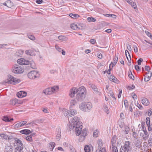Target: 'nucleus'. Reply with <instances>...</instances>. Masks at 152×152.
I'll use <instances>...</instances> for the list:
<instances>
[{
    "label": "nucleus",
    "instance_id": "obj_9",
    "mask_svg": "<svg viewBox=\"0 0 152 152\" xmlns=\"http://www.w3.org/2000/svg\"><path fill=\"white\" fill-rule=\"evenodd\" d=\"M17 63L20 65H27L30 64V61L24 58H21L18 60Z\"/></svg>",
    "mask_w": 152,
    "mask_h": 152
},
{
    "label": "nucleus",
    "instance_id": "obj_43",
    "mask_svg": "<svg viewBox=\"0 0 152 152\" xmlns=\"http://www.w3.org/2000/svg\"><path fill=\"white\" fill-rule=\"evenodd\" d=\"M30 66L32 68L34 69L36 68V66L35 63L33 61H31Z\"/></svg>",
    "mask_w": 152,
    "mask_h": 152
},
{
    "label": "nucleus",
    "instance_id": "obj_44",
    "mask_svg": "<svg viewBox=\"0 0 152 152\" xmlns=\"http://www.w3.org/2000/svg\"><path fill=\"white\" fill-rule=\"evenodd\" d=\"M32 134H31L29 136H27L26 137V140L29 141H32Z\"/></svg>",
    "mask_w": 152,
    "mask_h": 152
},
{
    "label": "nucleus",
    "instance_id": "obj_30",
    "mask_svg": "<svg viewBox=\"0 0 152 152\" xmlns=\"http://www.w3.org/2000/svg\"><path fill=\"white\" fill-rule=\"evenodd\" d=\"M134 145L137 147H140V146L141 143L140 142V140L137 139L135 141V142H134Z\"/></svg>",
    "mask_w": 152,
    "mask_h": 152
},
{
    "label": "nucleus",
    "instance_id": "obj_61",
    "mask_svg": "<svg viewBox=\"0 0 152 152\" xmlns=\"http://www.w3.org/2000/svg\"><path fill=\"white\" fill-rule=\"evenodd\" d=\"M93 90L94 91V92H95V93H96V94H99L100 93V92L98 90V88H97V87H96L95 88H94L93 89Z\"/></svg>",
    "mask_w": 152,
    "mask_h": 152
},
{
    "label": "nucleus",
    "instance_id": "obj_6",
    "mask_svg": "<svg viewBox=\"0 0 152 152\" xmlns=\"http://www.w3.org/2000/svg\"><path fill=\"white\" fill-rule=\"evenodd\" d=\"M142 131L143 133L140 132V135L142 137V139L146 141L148 140L149 137L148 134L146 129H144V130Z\"/></svg>",
    "mask_w": 152,
    "mask_h": 152
},
{
    "label": "nucleus",
    "instance_id": "obj_28",
    "mask_svg": "<svg viewBox=\"0 0 152 152\" xmlns=\"http://www.w3.org/2000/svg\"><path fill=\"white\" fill-rule=\"evenodd\" d=\"M58 39L61 41H67L68 39L66 36L61 35L58 37Z\"/></svg>",
    "mask_w": 152,
    "mask_h": 152
},
{
    "label": "nucleus",
    "instance_id": "obj_5",
    "mask_svg": "<svg viewBox=\"0 0 152 152\" xmlns=\"http://www.w3.org/2000/svg\"><path fill=\"white\" fill-rule=\"evenodd\" d=\"M39 76V74L37 71H32L29 72L28 74V77L30 79H34L35 78H38Z\"/></svg>",
    "mask_w": 152,
    "mask_h": 152
},
{
    "label": "nucleus",
    "instance_id": "obj_20",
    "mask_svg": "<svg viewBox=\"0 0 152 152\" xmlns=\"http://www.w3.org/2000/svg\"><path fill=\"white\" fill-rule=\"evenodd\" d=\"M85 102H82L79 106V107L80 110L86 112V108H85Z\"/></svg>",
    "mask_w": 152,
    "mask_h": 152
},
{
    "label": "nucleus",
    "instance_id": "obj_22",
    "mask_svg": "<svg viewBox=\"0 0 152 152\" xmlns=\"http://www.w3.org/2000/svg\"><path fill=\"white\" fill-rule=\"evenodd\" d=\"M77 114V111L75 109H70L69 110V116L71 117L74 116Z\"/></svg>",
    "mask_w": 152,
    "mask_h": 152
},
{
    "label": "nucleus",
    "instance_id": "obj_45",
    "mask_svg": "<svg viewBox=\"0 0 152 152\" xmlns=\"http://www.w3.org/2000/svg\"><path fill=\"white\" fill-rule=\"evenodd\" d=\"M85 152H90V149L88 145H86L84 148Z\"/></svg>",
    "mask_w": 152,
    "mask_h": 152
},
{
    "label": "nucleus",
    "instance_id": "obj_47",
    "mask_svg": "<svg viewBox=\"0 0 152 152\" xmlns=\"http://www.w3.org/2000/svg\"><path fill=\"white\" fill-rule=\"evenodd\" d=\"M136 106L137 107H138L141 110H142L143 109V107L140 104H139L138 102H137L136 104Z\"/></svg>",
    "mask_w": 152,
    "mask_h": 152
},
{
    "label": "nucleus",
    "instance_id": "obj_37",
    "mask_svg": "<svg viewBox=\"0 0 152 152\" xmlns=\"http://www.w3.org/2000/svg\"><path fill=\"white\" fill-rule=\"evenodd\" d=\"M55 145V143L54 142H51L49 143V147L50 150H53Z\"/></svg>",
    "mask_w": 152,
    "mask_h": 152
},
{
    "label": "nucleus",
    "instance_id": "obj_50",
    "mask_svg": "<svg viewBox=\"0 0 152 152\" xmlns=\"http://www.w3.org/2000/svg\"><path fill=\"white\" fill-rule=\"evenodd\" d=\"M96 152H106V149L102 148L100 149H98L96 151Z\"/></svg>",
    "mask_w": 152,
    "mask_h": 152
},
{
    "label": "nucleus",
    "instance_id": "obj_26",
    "mask_svg": "<svg viewBox=\"0 0 152 152\" xmlns=\"http://www.w3.org/2000/svg\"><path fill=\"white\" fill-rule=\"evenodd\" d=\"M19 103L18 100L17 99L11 100L10 101V104L12 105H15Z\"/></svg>",
    "mask_w": 152,
    "mask_h": 152
},
{
    "label": "nucleus",
    "instance_id": "obj_53",
    "mask_svg": "<svg viewBox=\"0 0 152 152\" xmlns=\"http://www.w3.org/2000/svg\"><path fill=\"white\" fill-rule=\"evenodd\" d=\"M129 130V127L127 126H126L125 127L124 131L126 134H128Z\"/></svg>",
    "mask_w": 152,
    "mask_h": 152
},
{
    "label": "nucleus",
    "instance_id": "obj_64",
    "mask_svg": "<svg viewBox=\"0 0 152 152\" xmlns=\"http://www.w3.org/2000/svg\"><path fill=\"white\" fill-rule=\"evenodd\" d=\"M148 115L149 116H150L152 115V109H150L148 110Z\"/></svg>",
    "mask_w": 152,
    "mask_h": 152
},
{
    "label": "nucleus",
    "instance_id": "obj_11",
    "mask_svg": "<svg viewBox=\"0 0 152 152\" xmlns=\"http://www.w3.org/2000/svg\"><path fill=\"white\" fill-rule=\"evenodd\" d=\"M86 97V96L83 94H81L78 93L76 96V98L77 100L78 101H83Z\"/></svg>",
    "mask_w": 152,
    "mask_h": 152
},
{
    "label": "nucleus",
    "instance_id": "obj_18",
    "mask_svg": "<svg viewBox=\"0 0 152 152\" xmlns=\"http://www.w3.org/2000/svg\"><path fill=\"white\" fill-rule=\"evenodd\" d=\"M86 106V112H89L90 110H91L92 107V106L91 103L87 102V104Z\"/></svg>",
    "mask_w": 152,
    "mask_h": 152
},
{
    "label": "nucleus",
    "instance_id": "obj_32",
    "mask_svg": "<svg viewBox=\"0 0 152 152\" xmlns=\"http://www.w3.org/2000/svg\"><path fill=\"white\" fill-rule=\"evenodd\" d=\"M62 111L65 116H69V110L65 109H63Z\"/></svg>",
    "mask_w": 152,
    "mask_h": 152
},
{
    "label": "nucleus",
    "instance_id": "obj_31",
    "mask_svg": "<svg viewBox=\"0 0 152 152\" xmlns=\"http://www.w3.org/2000/svg\"><path fill=\"white\" fill-rule=\"evenodd\" d=\"M151 76H149L148 74H146L144 75V80L145 82L148 81L150 79Z\"/></svg>",
    "mask_w": 152,
    "mask_h": 152
},
{
    "label": "nucleus",
    "instance_id": "obj_23",
    "mask_svg": "<svg viewBox=\"0 0 152 152\" xmlns=\"http://www.w3.org/2000/svg\"><path fill=\"white\" fill-rule=\"evenodd\" d=\"M20 132L23 134H28L31 133V131L29 129H23L20 131Z\"/></svg>",
    "mask_w": 152,
    "mask_h": 152
},
{
    "label": "nucleus",
    "instance_id": "obj_41",
    "mask_svg": "<svg viewBox=\"0 0 152 152\" xmlns=\"http://www.w3.org/2000/svg\"><path fill=\"white\" fill-rule=\"evenodd\" d=\"M23 148H19L18 147H15V152H23Z\"/></svg>",
    "mask_w": 152,
    "mask_h": 152
},
{
    "label": "nucleus",
    "instance_id": "obj_16",
    "mask_svg": "<svg viewBox=\"0 0 152 152\" xmlns=\"http://www.w3.org/2000/svg\"><path fill=\"white\" fill-rule=\"evenodd\" d=\"M109 80L110 81L117 83H119V80L113 75H110L109 78Z\"/></svg>",
    "mask_w": 152,
    "mask_h": 152
},
{
    "label": "nucleus",
    "instance_id": "obj_57",
    "mask_svg": "<svg viewBox=\"0 0 152 152\" xmlns=\"http://www.w3.org/2000/svg\"><path fill=\"white\" fill-rule=\"evenodd\" d=\"M148 127V130L149 132L152 131V124H150L149 125H147Z\"/></svg>",
    "mask_w": 152,
    "mask_h": 152
},
{
    "label": "nucleus",
    "instance_id": "obj_39",
    "mask_svg": "<svg viewBox=\"0 0 152 152\" xmlns=\"http://www.w3.org/2000/svg\"><path fill=\"white\" fill-rule=\"evenodd\" d=\"M7 7H11L13 5V3L11 1L9 0L7 1Z\"/></svg>",
    "mask_w": 152,
    "mask_h": 152
},
{
    "label": "nucleus",
    "instance_id": "obj_46",
    "mask_svg": "<svg viewBox=\"0 0 152 152\" xmlns=\"http://www.w3.org/2000/svg\"><path fill=\"white\" fill-rule=\"evenodd\" d=\"M128 75L129 77L132 79H134V77L131 71L129 72L128 73Z\"/></svg>",
    "mask_w": 152,
    "mask_h": 152
},
{
    "label": "nucleus",
    "instance_id": "obj_27",
    "mask_svg": "<svg viewBox=\"0 0 152 152\" xmlns=\"http://www.w3.org/2000/svg\"><path fill=\"white\" fill-rule=\"evenodd\" d=\"M69 16L73 19H76L80 17L79 15L77 14H74L70 13L69 15Z\"/></svg>",
    "mask_w": 152,
    "mask_h": 152
},
{
    "label": "nucleus",
    "instance_id": "obj_52",
    "mask_svg": "<svg viewBox=\"0 0 152 152\" xmlns=\"http://www.w3.org/2000/svg\"><path fill=\"white\" fill-rule=\"evenodd\" d=\"M118 124L119 126L120 127V128H122L124 127V122H123L122 121H118Z\"/></svg>",
    "mask_w": 152,
    "mask_h": 152
},
{
    "label": "nucleus",
    "instance_id": "obj_13",
    "mask_svg": "<svg viewBox=\"0 0 152 152\" xmlns=\"http://www.w3.org/2000/svg\"><path fill=\"white\" fill-rule=\"evenodd\" d=\"M141 102L143 105L146 106H148L150 104L149 100L147 98L145 97H142V98Z\"/></svg>",
    "mask_w": 152,
    "mask_h": 152
},
{
    "label": "nucleus",
    "instance_id": "obj_29",
    "mask_svg": "<svg viewBox=\"0 0 152 152\" xmlns=\"http://www.w3.org/2000/svg\"><path fill=\"white\" fill-rule=\"evenodd\" d=\"M103 109L104 112L107 114H108L110 113V110H109L108 107L107 105L104 104L103 105Z\"/></svg>",
    "mask_w": 152,
    "mask_h": 152
},
{
    "label": "nucleus",
    "instance_id": "obj_33",
    "mask_svg": "<svg viewBox=\"0 0 152 152\" xmlns=\"http://www.w3.org/2000/svg\"><path fill=\"white\" fill-rule=\"evenodd\" d=\"M110 148L112 152H118V150L116 145H111Z\"/></svg>",
    "mask_w": 152,
    "mask_h": 152
},
{
    "label": "nucleus",
    "instance_id": "obj_58",
    "mask_svg": "<svg viewBox=\"0 0 152 152\" xmlns=\"http://www.w3.org/2000/svg\"><path fill=\"white\" fill-rule=\"evenodd\" d=\"M145 33L149 37H150L151 38L152 37V36L151 35V34L148 31H145Z\"/></svg>",
    "mask_w": 152,
    "mask_h": 152
},
{
    "label": "nucleus",
    "instance_id": "obj_56",
    "mask_svg": "<svg viewBox=\"0 0 152 152\" xmlns=\"http://www.w3.org/2000/svg\"><path fill=\"white\" fill-rule=\"evenodd\" d=\"M109 94L115 100L116 99L115 97L114 96V94L112 91H110L109 92Z\"/></svg>",
    "mask_w": 152,
    "mask_h": 152
},
{
    "label": "nucleus",
    "instance_id": "obj_54",
    "mask_svg": "<svg viewBox=\"0 0 152 152\" xmlns=\"http://www.w3.org/2000/svg\"><path fill=\"white\" fill-rule=\"evenodd\" d=\"M150 119L149 117H147L146 119V122L147 125H149L150 124Z\"/></svg>",
    "mask_w": 152,
    "mask_h": 152
},
{
    "label": "nucleus",
    "instance_id": "obj_25",
    "mask_svg": "<svg viewBox=\"0 0 152 152\" xmlns=\"http://www.w3.org/2000/svg\"><path fill=\"white\" fill-rule=\"evenodd\" d=\"M51 90L52 94L55 93L57 92L58 90V86H54L50 88Z\"/></svg>",
    "mask_w": 152,
    "mask_h": 152
},
{
    "label": "nucleus",
    "instance_id": "obj_62",
    "mask_svg": "<svg viewBox=\"0 0 152 152\" xmlns=\"http://www.w3.org/2000/svg\"><path fill=\"white\" fill-rule=\"evenodd\" d=\"M143 59L142 58H140L137 61V64L138 65H140L141 64V63Z\"/></svg>",
    "mask_w": 152,
    "mask_h": 152
},
{
    "label": "nucleus",
    "instance_id": "obj_60",
    "mask_svg": "<svg viewBox=\"0 0 152 152\" xmlns=\"http://www.w3.org/2000/svg\"><path fill=\"white\" fill-rule=\"evenodd\" d=\"M55 48L58 51L60 52H61L62 50V49L57 45H55Z\"/></svg>",
    "mask_w": 152,
    "mask_h": 152
},
{
    "label": "nucleus",
    "instance_id": "obj_2",
    "mask_svg": "<svg viewBox=\"0 0 152 152\" xmlns=\"http://www.w3.org/2000/svg\"><path fill=\"white\" fill-rule=\"evenodd\" d=\"M131 142L129 141H125L124 145H122L120 149V152H129L132 150Z\"/></svg>",
    "mask_w": 152,
    "mask_h": 152
},
{
    "label": "nucleus",
    "instance_id": "obj_40",
    "mask_svg": "<svg viewBox=\"0 0 152 152\" xmlns=\"http://www.w3.org/2000/svg\"><path fill=\"white\" fill-rule=\"evenodd\" d=\"M87 20L89 22H95L96 21V19L94 18L89 17L87 18Z\"/></svg>",
    "mask_w": 152,
    "mask_h": 152
},
{
    "label": "nucleus",
    "instance_id": "obj_1",
    "mask_svg": "<svg viewBox=\"0 0 152 152\" xmlns=\"http://www.w3.org/2000/svg\"><path fill=\"white\" fill-rule=\"evenodd\" d=\"M69 126L70 129L72 130L75 127V132L76 135H80L79 139V141L81 142L84 141L87 134L88 131L87 129H84L81 133L83 127L82 123L80 121L79 118L77 116L73 117L69 121Z\"/></svg>",
    "mask_w": 152,
    "mask_h": 152
},
{
    "label": "nucleus",
    "instance_id": "obj_34",
    "mask_svg": "<svg viewBox=\"0 0 152 152\" xmlns=\"http://www.w3.org/2000/svg\"><path fill=\"white\" fill-rule=\"evenodd\" d=\"M2 120L3 121L5 122H10L11 121H13V118H11L10 119H9L7 117L4 116Z\"/></svg>",
    "mask_w": 152,
    "mask_h": 152
},
{
    "label": "nucleus",
    "instance_id": "obj_59",
    "mask_svg": "<svg viewBox=\"0 0 152 152\" xmlns=\"http://www.w3.org/2000/svg\"><path fill=\"white\" fill-rule=\"evenodd\" d=\"M93 136L95 137H97L98 136V131L97 130H95L93 133Z\"/></svg>",
    "mask_w": 152,
    "mask_h": 152
},
{
    "label": "nucleus",
    "instance_id": "obj_55",
    "mask_svg": "<svg viewBox=\"0 0 152 152\" xmlns=\"http://www.w3.org/2000/svg\"><path fill=\"white\" fill-rule=\"evenodd\" d=\"M145 124L144 122H142L141 123V126L142 128H141V130L142 131H143L144 130V129H146L145 126Z\"/></svg>",
    "mask_w": 152,
    "mask_h": 152
},
{
    "label": "nucleus",
    "instance_id": "obj_4",
    "mask_svg": "<svg viewBox=\"0 0 152 152\" xmlns=\"http://www.w3.org/2000/svg\"><path fill=\"white\" fill-rule=\"evenodd\" d=\"M24 68L21 66L18 65H15L12 67V71L14 73H21L23 72Z\"/></svg>",
    "mask_w": 152,
    "mask_h": 152
},
{
    "label": "nucleus",
    "instance_id": "obj_51",
    "mask_svg": "<svg viewBox=\"0 0 152 152\" xmlns=\"http://www.w3.org/2000/svg\"><path fill=\"white\" fill-rule=\"evenodd\" d=\"M125 54H126V57L127 59H128V61H129V59L128 57L127 56V55H128V56H129V58H130V60L131 59V57H130L129 53L128 51L127 50H125Z\"/></svg>",
    "mask_w": 152,
    "mask_h": 152
},
{
    "label": "nucleus",
    "instance_id": "obj_38",
    "mask_svg": "<svg viewBox=\"0 0 152 152\" xmlns=\"http://www.w3.org/2000/svg\"><path fill=\"white\" fill-rule=\"evenodd\" d=\"M20 123L22 127L23 126L25 125H28L30 124L31 123H30L26 124L27 122L26 121H22L20 122Z\"/></svg>",
    "mask_w": 152,
    "mask_h": 152
},
{
    "label": "nucleus",
    "instance_id": "obj_10",
    "mask_svg": "<svg viewBox=\"0 0 152 152\" xmlns=\"http://www.w3.org/2000/svg\"><path fill=\"white\" fill-rule=\"evenodd\" d=\"M97 143L98 146V149H100L102 148L106 149L105 147V145L104 144V142L101 139H99L97 141Z\"/></svg>",
    "mask_w": 152,
    "mask_h": 152
},
{
    "label": "nucleus",
    "instance_id": "obj_19",
    "mask_svg": "<svg viewBox=\"0 0 152 152\" xmlns=\"http://www.w3.org/2000/svg\"><path fill=\"white\" fill-rule=\"evenodd\" d=\"M43 92L45 95L52 94V91H51V90L50 89V88H48L46 89L43 91Z\"/></svg>",
    "mask_w": 152,
    "mask_h": 152
},
{
    "label": "nucleus",
    "instance_id": "obj_7",
    "mask_svg": "<svg viewBox=\"0 0 152 152\" xmlns=\"http://www.w3.org/2000/svg\"><path fill=\"white\" fill-rule=\"evenodd\" d=\"M14 146H16V147H18L19 148H23V146L22 142L19 139H17L15 140L14 142Z\"/></svg>",
    "mask_w": 152,
    "mask_h": 152
},
{
    "label": "nucleus",
    "instance_id": "obj_14",
    "mask_svg": "<svg viewBox=\"0 0 152 152\" xmlns=\"http://www.w3.org/2000/svg\"><path fill=\"white\" fill-rule=\"evenodd\" d=\"M27 93L24 91H21L18 92L17 95L18 97L20 98H22L26 96Z\"/></svg>",
    "mask_w": 152,
    "mask_h": 152
},
{
    "label": "nucleus",
    "instance_id": "obj_21",
    "mask_svg": "<svg viewBox=\"0 0 152 152\" xmlns=\"http://www.w3.org/2000/svg\"><path fill=\"white\" fill-rule=\"evenodd\" d=\"M57 134L56 136V139L58 141L61 137V129L60 128H58L57 129L56 131Z\"/></svg>",
    "mask_w": 152,
    "mask_h": 152
},
{
    "label": "nucleus",
    "instance_id": "obj_12",
    "mask_svg": "<svg viewBox=\"0 0 152 152\" xmlns=\"http://www.w3.org/2000/svg\"><path fill=\"white\" fill-rule=\"evenodd\" d=\"M78 93L83 94L86 96V89L84 86H82L78 89Z\"/></svg>",
    "mask_w": 152,
    "mask_h": 152
},
{
    "label": "nucleus",
    "instance_id": "obj_49",
    "mask_svg": "<svg viewBox=\"0 0 152 152\" xmlns=\"http://www.w3.org/2000/svg\"><path fill=\"white\" fill-rule=\"evenodd\" d=\"M78 27H79V29H84L85 27V26L82 23H81L78 25Z\"/></svg>",
    "mask_w": 152,
    "mask_h": 152
},
{
    "label": "nucleus",
    "instance_id": "obj_8",
    "mask_svg": "<svg viewBox=\"0 0 152 152\" xmlns=\"http://www.w3.org/2000/svg\"><path fill=\"white\" fill-rule=\"evenodd\" d=\"M78 88H76L74 87L70 90L69 95L71 98L74 97L75 95L76 94H77Z\"/></svg>",
    "mask_w": 152,
    "mask_h": 152
},
{
    "label": "nucleus",
    "instance_id": "obj_24",
    "mask_svg": "<svg viewBox=\"0 0 152 152\" xmlns=\"http://www.w3.org/2000/svg\"><path fill=\"white\" fill-rule=\"evenodd\" d=\"M70 27L72 29L74 30H78L79 29V27H78V26L74 23L72 24Z\"/></svg>",
    "mask_w": 152,
    "mask_h": 152
},
{
    "label": "nucleus",
    "instance_id": "obj_48",
    "mask_svg": "<svg viewBox=\"0 0 152 152\" xmlns=\"http://www.w3.org/2000/svg\"><path fill=\"white\" fill-rule=\"evenodd\" d=\"M21 127H22L20 122L16 124L14 126L15 128H18Z\"/></svg>",
    "mask_w": 152,
    "mask_h": 152
},
{
    "label": "nucleus",
    "instance_id": "obj_36",
    "mask_svg": "<svg viewBox=\"0 0 152 152\" xmlns=\"http://www.w3.org/2000/svg\"><path fill=\"white\" fill-rule=\"evenodd\" d=\"M0 137L5 140L9 139V137L8 136L5 134H1L0 135Z\"/></svg>",
    "mask_w": 152,
    "mask_h": 152
},
{
    "label": "nucleus",
    "instance_id": "obj_15",
    "mask_svg": "<svg viewBox=\"0 0 152 152\" xmlns=\"http://www.w3.org/2000/svg\"><path fill=\"white\" fill-rule=\"evenodd\" d=\"M117 139V136L115 135H114L112 138L111 145L113 146V145H116V142Z\"/></svg>",
    "mask_w": 152,
    "mask_h": 152
},
{
    "label": "nucleus",
    "instance_id": "obj_63",
    "mask_svg": "<svg viewBox=\"0 0 152 152\" xmlns=\"http://www.w3.org/2000/svg\"><path fill=\"white\" fill-rule=\"evenodd\" d=\"M90 42L92 44H94L96 43V41L94 39H91L90 40Z\"/></svg>",
    "mask_w": 152,
    "mask_h": 152
},
{
    "label": "nucleus",
    "instance_id": "obj_3",
    "mask_svg": "<svg viewBox=\"0 0 152 152\" xmlns=\"http://www.w3.org/2000/svg\"><path fill=\"white\" fill-rule=\"evenodd\" d=\"M20 82V79L15 78L13 76L10 75H8L7 79L5 81V83L11 84L12 85L16 84Z\"/></svg>",
    "mask_w": 152,
    "mask_h": 152
},
{
    "label": "nucleus",
    "instance_id": "obj_17",
    "mask_svg": "<svg viewBox=\"0 0 152 152\" xmlns=\"http://www.w3.org/2000/svg\"><path fill=\"white\" fill-rule=\"evenodd\" d=\"M118 59L117 57H115L113 58V61L112 62L110 65V68L111 67V68L112 69L113 67L116 64L118 61Z\"/></svg>",
    "mask_w": 152,
    "mask_h": 152
},
{
    "label": "nucleus",
    "instance_id": "obj_35",
    "mask_svg": "<svg viewBox=\"0 0 152 152\" xmlns=\"http://www.w3.org/2000/svg\"><path fill=\"white\" fill-rule=\"evenodd\" d=\"M77 104V102L75 99H73L70 102V107H72Z\"/></svg>",
    "mask_w": 152,
    "mask_h": 152
},
{
    "label": "nucleus",
    "instance_id": "obj_42",
    "mask_svg": "<svg viewBox=\"0 0 152 152\" xmlns=\"http://www.w3.org/2000/svg\"><path fill=\"white\" fill-rule=\"evenodd\" d=\"M25 53L26 54L29 55L30 56H32L34 55L32 51L30 50H26Z\"/></svg>",
    "mask_w": 152,
    "mask_h": 152
}]
</instances>
